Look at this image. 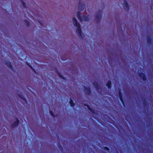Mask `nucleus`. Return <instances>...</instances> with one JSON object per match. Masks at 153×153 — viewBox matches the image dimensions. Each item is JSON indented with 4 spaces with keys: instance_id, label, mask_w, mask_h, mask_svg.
<instances>
[{
    "instance_id": "obj_1",
    "label": "nucleus",
    "mask_w": 153,
    "mask_h": 153,
    "mask_svg": "<svg viewBox=\"0 0 153 153\" xmlns=\"http://www.w3.org/2000/svg\"><path fill=\"white\" fill-rule=\"evenodd\" d=\"M73 21L74 26L77 27V29L76 30L77 33L79 36L81 37L82 38V32L79 24L77 22L76 19L74 17L73 18Z\"/></svg>"
},
{
    "instance_id": "obj_2",
    "label": "nucleus",
    "mask_w": 153,
    "mask_h": 153,
    "mask_svg": "<svg viewBox=\"0 0 153 153\" xmlns=\"http://www.w3.org/2000/svg\"><path fill=\"white\" fill-rule=\"evenodd\" d=\"M102 10H99L97 12L96 16V18L98 22H100L102 17Z\"/></svg>"
},
{
    "instance_id": "obj_3",
    "label": "nucleus",
    "mask_w": 153,
    "mask_h": 153,
    "mask_svg": "<svg viewBox=\"0 0 153 153\" xmlns=\"http://www.w3.org/2000/svg\"><path fill=\"white\" fill-rule=\"evenodd\" d=\"M84 90L85 93L88 95H90L91 93V88L88 87H87L84 86Z\"/></svg>"
},
{
    "instance_id": "obj_4",
    "label": "nucleus",
    "mask_w": 153,
    "mask_h": 153,
    "mask_svg": "<svg viewBox=\"0 0 153 153\" xmlns=\"http://www.w3.org/2000/svg\"><path fill=\"white\" fill-rule=\"evenodd\" d=\"M118 95L120 100L123 106H124L125 103L122 97V94L121 92V90L120 89H119L118 90Z\"/></svg>"
},
{
    "instance_id": "obj_5",
    "label": "nucleus",
    "mask_w": 153,
    "mask_h": 153,
    "mask_svg": "<svg viewBox=\"0 0 153 153\" xmlns=\"http://www.w3.org/2000/svg\"><path fill=\"white\" fill-rule=\"evenodd\" d=\"M5 62L8 67L10 68L13 71H15V70L13 67L11 63L9 60H6L5 61Z\"/></svg>"
},
{
    "instance_id": "obj_6",
    "label": "nucleus",
    "mask_w": 153,
    "mask_h": 153,
    "mask_svg": "<svg viewBox=\"0 0 153 153\" xmlns=\"http://www.w3.org/2000/svg\"><path fill=\"white\" fill-rule=\"evenodd\" d=\"M123 6L124 9L126 11H128L129 7L128 4L126 0H124Z\"/></svg>"
},
{
    "instance_id": "obj_7",
    "label": "nucleus",
    "mask_w": 153,
    "mask_h": 153,
    "mask_svg": "<svg viewBox=\"0 0 153 153\" xmlns=\"http://www.w3.org/2000/svg\"><path fill=\"white\" fill-rule=\"evenodd\" d=\"M138 75L140 78L142 79L143 81H146V75L142 72L138 73Z\"/></svg>"
},
{
    "instance_id": "obj_8",
    "label": "nucleus",
    "mask_w": 153,
    "mask_h": 153,
    "mask_svg": "<svg viewBox=\"0 0 153 153\" xmlns=\"http://www.w3.org/2000/svg\"><path fill=\"white\" fill-rule=\"evenodd\" d=\"M19 123V121L17 118H16V121H14L11 125V127L12 128H14L18 126Z\"/></svg>"
},
{
    "instance_id": "obj_9",
    "label": "nucleus",
    "mask_w": 153,
    "mask_h": 153,
    "mask_svg": "<svg viewBox=\"0 0 153 153\" xmlns=\"http://www.w3.org/2000/svg\"><path fill=\"white\" fill-rule=\"evenodd\" d=\"M147 42L148 45L151 46L152 45V39L149 35L147 36Z\"/></svg>"
},
{
    "instance_id": "obj_10",
    "label": "nucleus",
    "mask_w": 153,
    "mask_h": 153,
    "mask_svg": "<svg viewBox=\"0 0 153 153\" xmlns=\"http://www.w3.org/2000/svg\"><path fill=\"white\" fill-rule=\"evenodd\" d=\"M85 106H86L88 110L93 114H97V113H95L94 110L91 108L89 105L87 104H85Z\"/></svg>"
},
{
    "instance_id": "obj_11",
    "label": "nucleus",
    "mask_w": 153,
    "mask_h": 153,
    "mask_svg": "<svg viewBox=\"0 0 153 153\" xmlns=\"http://www.w3.org/2000/svg\"><path fill=\"white\" fill-rule=\"evenodd\" d=\"M85 6L80 3V1H79L78 5V9L80 11H83L85 8Z\"/></svg>"
},
{
    "instance_id": "obj_12",
    "label": "nucleus",
    "mask_w": 153,
    "mask_h": 153,
    "mask_svg": "<svg viewBox=\"0 0 153 153\" xmlns=\"http://www.w3.org/2000/svg\"><path fill=\"white\" fill-rule=\"evenodd\" d=\"M93 84L94 85L97 90H98L100 89V85L97 82H93Z\"/></svg>"
},
{
    "instance_id": "obj_13",
    "label": "nucleus",
    "mask_w": 153,
    "mask_h": 153,
    "mask_svg": "<svg viewBox=\"0 0 153 153\" xmlns=\"http://www.w3.org/2000/svg\"><path fill=\"white\" fill-rule=\"evenodd\" d=\"M77 14V18L79 20V21L81 22H82V17L81 16V13L79 11H78Z\"/></svg>"
},
{
    "instance_id": "obj_14",
    "label": "nucleus",
    "mask_w": 153,
    "mask_h": 153,
    "mask_svg": "<svg viewBox=\"0 0 153 153\" xmlns=\"http://www.w3.org/2000/svg\"><path fill=\"white\" fill-rule=\"evenodd\" d=\"M106 85L108 89L111 88V82L110 80H109L106 83Z\"/></svg>"
},
{
    "instance_id": "obj_15",
    "label": "nucleus",
    "mask_w": 153,
    "mask_h": 153,
    "mask_svg": "<svg viewBox=\"0 0 153 153\" xmlns=\"http://www.w3.org/2000/svg\"><path fill=\"white\" fill-rule=\"evenodd\" d=\"M56 73L62 79H63L65 80V78L61 74V73L58 71L57 70L56 71Z\"/></svg>"
},
{
    "instance_id": "obj_16",
    "label": "nucleus",
    "mask_w": 153,
    "mask_h": 153,
    "mask_svg": "<svg viewBox=\"0 0 153 153\" xmlns=\"http://www.w3.org/2000/svg\"><path fill=\"white\" fill-rule=\"evenodd\" d=\"M82 18V20L83 19L85 21H88L89 20L88 16H83Z\"/></svg>"
},
{
    "instance_id": "obj_17",
    "label": "nucleus",
    "mask_w": 153,
    "mask_h": 153,
    "mask_svg": "<svg viewBox=\"0 0 153 153\" xmlns=\"http://www.w3.org/2000/svg\"><path fill=\"white\" fill-rule=\"evenodd\" d=\"M69 103L70 104V106L71 107H74L75 104V103L74 102L73 100L71 98H70V100Z\"/></svg>"
},
{
    "instance_id": "obj_18",
    "label": "nucleus",
    "mask_w": 153,
    "mask_h": 153,
    "mask_svg": "<svg viewBox=\"0 0 153 153\" xmlns=\"http://www.w3.org/2000/svg\"><path fill=\"white\" fill-rule=\"evenodd\" d=\"M18 96L20 98H21V99H22L23 100H24L26 102H27V100H26V98L24 97L22 95H20V94H18Z\"/></svg>"
},
{
    "instance_id": "obj_19",
    "label": "nucleus",
    "mask_w": 153,
    "mask_h": 153,
    "mask_svg": "<svg viewBox=\"0 0 153 153\" xmlns=\"http://www.w3.org/2000/svg\"><path fill=\"white\" fill-rule=\"evenodd\" d=\"M143 106L144 107L147 106V102L146 101V99H145L143 100Z\"/></svg>"
},
{
    "instance_id": "obj_20",
    "label": "nucleus",
    "mask_w": 153,
    "mask_h": 153,
    "mask_svg": "<svg viewBox=\"0 0 153 153\" xmlns=\"http://www.w3.org/2000/svg\"><path fill=\"white\" fill-rule=\"evenodd\" d=\"M24 22L27 26L29 27L30 26V23L27 20H24Z\"/></svg>"
},
{
    "instance_id": "obj_21",
    "label": "nucleus",
    "mask_w": 153,
    "mask_h": 153,
    "mask_svg": "<svg viewBox=\"0 0 153 153\" xmlns=\"http://www.w3.org/2000/svg\"><path fill=\"white\" fill-rule=\"evenodd\" d=\"M49 112L51 115L53 117H56L53 112L51 110H50Z\"/></svg>"
},
{
    "instance_id": "obj_22",
    "label": "nucleus",
    "mask_w": 153,
    "mask_h": 153,
    "mask_svg": "<svg viewBox=\"0 0 153 153\" xmlns=\"http://www.w3.org/2000/svg\"><path fill=\"white\" fill-rule=\"evenodd\" d=\"M21 2H22V5H23L24 7L25 8H26L27 7H26V5L25 3V2H24L23 1H22Z\"/></svg>"
},
{
    "instance_id": "obj_23",
    "label": "nucleus",
    "mask_w": 153,
    "mask_h": 153,
    "mask_svg": "<svg viewBox=\"0 0 153 153\" xmlns=\"http://www.w3.org/2000/svg\"><path fill=\"white\" fill-rule=\"evenodd\" d=\"M103 148L105 150L107 151L108 152H109L110 151V149L107 147L104 146V147Z\"/></svg>"
},
{
    "instance_id": "obj_24",
    "label": "nucleus",
    "mask_w": 153,
    "mask_h": 153,
    "mask_svg": "<svg viewBox=\"0 0 153 153\" xmlns=\"http://www.w3.org/2000/svg\"><path fill=\"white\" fill-rule=\"evenodd\" d=\"M26 64L28 65L31 68V69H32L33 71H34V72H35V73H36V71H35V70L32 67L31 65H30L28 62H26Z\"/></svg>"
},
{
    "instance_id": "obj_25",
    "label": "nucleus",
    "mask_w": 153,
    "mask_h": 153,
    "mask_svg": "<svg viewBox=\"0 0 153 153\" xmlns=\"http://www.w3.org/2000/svg\"><path fill=\"white\" fill-rule=\"evenodd\" d=\"M60 146L62 148V146L61 145H60Z\"/></svg>"
},
{
    "instance_id": "obj_26",
    "label": "nucleus",
    "mask_w": 153,
    "mask_h": 153,
    "mask_svg": "<svg viewBox=\"0 0 153 153\" xmlns=\"http://www.w3.org/2000/svg\"><path fill=\"white\" fill-rule=\"evenodd\" d=\"M21 1H23V0H20Z\"/></svg>"
}]
</instances>
